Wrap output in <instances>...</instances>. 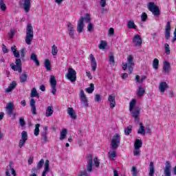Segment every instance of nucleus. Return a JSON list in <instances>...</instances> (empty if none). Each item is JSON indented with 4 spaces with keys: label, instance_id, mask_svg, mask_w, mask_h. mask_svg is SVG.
Wrapping results in <instances>:
<instances>
[{
    "label": "nucleus",
    "instance_id": "1",
    "mask_svg": "<svg viewBox=\"0 0 176 176\" xmlns=\"http://www.w3.org/2000/svg\"><path fill=\"white\" fill-rule=\"evenodd\" d=\"M90 20V14H85V16H81L77 25V31L79 33L83 32V28H85V21L86 23H89Z\"/></svg>",
    "mask_w": 176,
    "mask_h": 176
},
{
    "label": "nucleus",
    "instance_id": "2",
    "mask_svg": "<svg viewBox=\"0 0 176 176\" xmlns=\"http://www.w3.org/2000/svg\"><path fill=\"white\" fill-rule=\"evenodd\" d=\"M32 39H34V29L32 28V25L28 23L26 28V44L31 45Z\"/></svg>",
    "mask_w": 176,
    "mask_h": 176
},
{
    "label": "nucleus",
    "instance_id": "3",
    "mask_svg": "<svg viewBox=\"0 0 176 176\" xmlns=\"http://www.w3.org/2000/svg\"><path fill=\"white\" fill-rule=\"evenodd\" d=\"M133 60H134V57H133V55H129L127 57V63H122L123 64L122 69H124V71H126V69H128L129 74H132L133 69V67H134Z\"/></svg>",
    "mask_w": 176,
    "mask_h": 176
},
{
    "label": "nucleus",
    "instance_id": "4",
    "mask_svg": "<svg viewBox=\"0 0 176 176\" xmlns=\"http://www.w3.org/2000/svg\"><path fill=\"white\" fill-rule=\"evenodd\" d=\"M111 149H118V146H120V135L116 133L111 140L110 143Z\"/></svg>",
    "mask_w": 176,
    "mask_h": 176
},
{
    "label": "nucleus",
    "instance_id": "5",
    "mask_svg": "<svg viewBox=\"0 0 176 176\" xmlns=\"http://www.w3.org/2000/svg\"><path fill=\"white\" fill-rule=\"evenodd\" d=\"M66 79L70 80V82H76V71L69 67L67 70V74L65 76Z\"/></svg>",
    "mask_w": 176,
    "mask_h": 176
},
{
    "label": "nucleus",
    "instance_id": "6",
    "mask_svg": "<svg viewBox=\"0 0 176 176\" xmlns=\"http://www.w3.org/2000/svg\"><path fill=\"white\" fill-rule=\"evenodd\" d=\"M147 8L150 12H151L153 16H159L160 14V10H159V7L155 5V3L150 2Z\"/></svg>",
    "mask_w": 176,
    "mask_h": 176
},
{
    "label": "nucleus",
    "instance_id": "7",
    "mask_svg": "<svg viewBox=\"0 0 176 176\" xmlns=\"http://www.w3.org/2000/svg\"><path fill=\"white\" fill-rule=\"evenodd\" d=\"M87 171L91 173L93 171V155L89 154L87 155Z\"/></svg>",
    "mask_w": 176,
    "mask_h": 176
},
{
    "label": "nucleus",
    "instance_id": "8",
    "mask_svg": "<svg viewBox=\"0 0 176 176\" xmlns=\"http://www.w3.org/2000/svg\"><path fill=\"white\" fill-rule=\"evenodd\" d=\"M133 46L140 47L142 45V38L140 34H135L132 40Z\"/></svg>",
    "mask_w": 176,
    "mask_h": 176
},
{
    "label": "nucleus",
    "instance_id": "9",
    "mask_svg": "<svg viewBox=\"0 0 176 176\" xmlns=\"http://www.w3.org/2000/svg\"><path fill=\"white\" fill-rule=\"evenodd\" d=\"M27 140H28V134L27 133V131H23L21 133V139L19 140V148H22L24 146V145H25Z\"/></svg>",
    "mask_w": 176,
    "mask_h": 176
},
{
    "label": "nucleus",
    "instance_id": "10",
    "mask_svg": "<svg viewBox=\"0 0 176 176\" xmlns=\"http://www.w3.org/2000/svg\"><path fill=\"white\" fill-rule=\"evenodd\" d=\"M50 82L52 87V93L54 96H56V91H57V89H56V86H57V80H56L54 76H51Z\"/></svg>",
    "mask_w": 176,
    "mask_h": 176
},
{
    "label": "nucleus",
    "instance_id": "11",
    "mask_svg": "<svg viewBox=\"0 0 176 176\" xmlns=\"http://www.w3.org/2000/svg\"><path fill=\"white\" fill-rule=\"evenodd\" d=\"M67 31L69 32V36L72 39H75V28L74 27V25L69 22L67 25Z\"/></svg>",
    "mask_w": 176,
    "mask_h": 176
},
{
    "label": "nucleus",
    "instance_id": "12",
    "mask_svg": "<svg viewBox=\"0 0 176 176\" xmlns=\"http://www.w3.org/2000/svg\"><path fill=\"white\" fill-rule=\"evenodd\" d=\"M13 111H14V104L13 102H10L7 103L6 107V112L8 116H12L13 115Z\"/></svg>",
    "mask_w": 176,
    "mask_h": 176
},
{
    "label": "nucleus",
    "instance_id": "13",
    "mask_svg": "<svg viewBox=\"0 0 176 176\" xmlns=\"http://www.w3.org/2000/svg\"><path fill=\"white\" fill-rule=\"evenodd\" d=\"M164 175L171 176V164L168 161H166V166L164 168Z\"/></svg>",
    "mask_w": 176,
    "mask_h": 176
},
{
    "label": "nucleus",
    "instance_id": "14",
    "mask_svg": "<svg viewBox=\"0 0 176 176\" xmlns=\"http://www.w3.org/2000/svg\"><path fill=\"white\" fill-rule=\"evenodd\" d=\"M116 96L109 95L108 98V101L110 102V108L113 109L116 107Z\"/></svg>",
    "mask_w": 176,
    "mask_h": 176
},
{
    "label": "nucleus",
    "instance_id": "15",
    "mask_svg": "<svg viewBox=\"0 0 176 176\" xmlns=\"http://www.w3.org/2000/svg\"><path fill=\"white\" fill-rule=\"evenodd\" d=\"M49 171H50V161H49V160H46L44 164V170L41 176H46V174H47Z\"/></svg>",
    "mask_w": 176,
    "mask_h": 176
},
{
    "label": "nucleus",
    "instance_id": "16",
    "mask_svg": "<svg viewBox=\"0 0 176 176\" xmlns=\"http://www.w3.org/2000/svg\"><path fill=\"white\" fill-rule=\"evenodd\" d=\"M170 31H171V25L170 21H168L165 28V38L167 41L170 39Z\"/></svg>",
    "mask_w": 176,
    "mask_h": 176
},
{
    "label": "nucleus",
    "instance_id": "17",
    "mask_svg": "<svg viewBox=\"0 0 176 176\" xmlns=\"http://www.w3.org/2000/svg\"><path fill=\"white\" fill-rule=\"evenodd\" d=\"M89 60L91 61V70L94 72L97 69V61H96V58L92 54H89Z\"/></svg>",
    "mask_w": 176,
    "mask_h": 176
},
{
    "label": "nucleus",
    "instance_id": "18",
    "mask_svg": "<svg viewBox=\"0 0 176 176\" xmlns=\"http://www.w3.org/2000/svg\"><path fill=\"white\" fill-rule=\"evenodd\" d=\"M158 89L161 94H164V91H166V89H168V85L166 82H161L160 83V85L158 86Z\"/></svg>",
    "mask_w": 176,
    "mask_h": 176
},
{
    "label": "nucleus",
    "instance_id": "19",
    "mask_svg": "<svg viewBox=\"0 0 176 176\" xmlns=\"http://www.w3.org/2000/svg\"><path fill=\"white\" fill-rule=\"evenodd\" d=\"M67 113L69 116H70V118L73 119V120H76L77 116H76V113L75 112V110H74V108L72 107L67 108Z\"/></svg>",
    "mask_w": 176,
    "mask_h": 176
},
{
    "label": "nucleus",
    "instance_id": "20",
    "mask_svg": "<svg viewBox=\"0 0 176 176\" xmlns=\"http://www.w3.org/2000/svg\"><path fill=\"white\" fill-rule=\"evenodd\" d=\"M23 9L25 13L30 12V9H31V0H24Z\"/></svg>",
    "mask_w": 176,
    "mask_h": 176
},
{
    "label": "nucleus",
    "instance_id": "21",
    "mask_svg": "<svg viewBox=\"0 0 176 176\" xmlns=\"http://www.w3.org/2000/svg\"><path fill=\"white\" fill-rule=\"evenodd\" d=\"M80 97L82 102H83L84 107H89V103H87V98H86V95H85L83 90H81Z\"/></svg>",
    "mask_w": 176,
    "mask_h": 176
},
{
    "label": "nucleus",
    "instance_id": "22",
    "mask_svg": "<svg viewBox=\"0 0 176 176\" xmlns=\"http://www.w3.org/2000/svg\"><path fill=\"white\" fill-rule=\"evenodd\" d=\"M133 118H134L135 120L137 122H140V109H135L133 111H131Z\"/></svg>",
    "mask_w": 176,
    "mask_h": 176
},
{
    "label": "nucleus",
    "instance_id": "23",
    "mask_svg": "<svg viewBox=\"0 0 176 176\" xmlns=\"http://www.w3.org/2000/svg\"><path fill=\"white\" fill-rule=\"evenodd\" d=\"M54 113V109L53 108V106L48 107L45 110V116L46 118H50Z\"/></svg>",
    "mask_w": 176,
    "mask_h": 176
},
{
    "label": "nucleus",
    "instance_id": "24",
    "mask_svg": "<svg viewBox=\"0 0 176 176\" xmlns=\"http://www.w3.org/2000/svg\"><path fill=\"white\" fill-rule=\"evenodd\" d=\"M162 69L164 70V72H165V74H170V71L171 69L170 63L168 62H164Z\"/></svg>",
    "mask_w": 176,
    "mask_h": 176
},
{
    "label": "nucleus",
    "instance_id": "25",
    "mask_svg": "<svg viewBox=\"0 0 176 176\" xmlns=\"http://www.w3.org/2000/svg\"><path fill=\"white\" fill-rule=\"evenodd\" d=\"M30 107L32 108V114L36 115V107L35 106V100L34 98L30 100Z\"/></svg>",
    "mask_w": 176,
    "mask_h": 176
},
{
    "label": "nucleus",
    "instance_id": "26",
    "mask_svg": "<svg viewBox=\"0 0 176 176\" xmlns=\"http://www.w3.org/2000/svg\"><path fill=\"white\" fill-rule=\"evenodd\" d=\"M28 78V74L27 73L23 72V74L19 75V80L21 83H25L27 82V79Z\"/></svg>",
    "mask_w": 176,
    "mask_h": 176
},
{
    "label": "nucleus",
    "instance_id": "27",
    "mask_svg": "<svg viewBox=\"0 0 176 176\" xmlns=\"http://www.w3.org/2000/svg\"><path fill=\"white\" fill-rule=\"evenodd\" d=\"M16 86H17L16 81H12L10 86L6 89V92L10 93V91H12L13 89L16 88Z\"/></svg>",
    "mask_w": 176,
    "mask_h": 176
},
{
    "label": "nucleus",
    "instance_id": "28",
    "mask_svg": "<svg viewBox=\"0 0 176 176\" xmlns=\"http://www.w3.org/2000/svg\"><path fill=\"white\" fill-rule=\"evenodd\" d=\"M44 67L47 69V71H51L52 70V62H50V60L45 59L44 62Z\"/></svg>",
    "mask_w": 176,
    "mask_h": 176
},
{
    "label": "nucleus",
    "instance_id": "29",
    "mask_svg": "<svg viewBox=\"0 0 176 176\" xmlns=\"http://www.w3.org/2000/svg\"><path fill=\"white\" fill-rule=\"evenodd\" d=\"M117 156L116 149H113L112 151H109V157L111 159V160H115V157Z\"/></svg>",
    "mask_w": 176,
    "mask_h": 176
},
{
    "label": "nucleus",
    "instance_id": "30",
    "mask_svg": "<svg viewBox=\"0 0 176 176\" xmlns=\"http://www.w3.org/2000/svg\"><path fill=\"white\" fill-rule=\"evenodd\" d=\"M142 147V141L141 140L137 139L135 141L134 149H140Z\"/></svg>",
    "mask_w": 176,
    "mask_h": 176
},
{
    "label": "nucleus",
    "instance_id": "31",
    "mask_svg": "<svg viewBox=\"0 0 176 176\" xmlns=\"http://www.w3.org/2000/svg\"><path fill=\"white\" fill-rule=\"evenodd\" d=\"M30 60H32L34 63H35L36 65H40L39 60H38V57L36 56V54H35V53H32L31 54Z\"/></svg>",
    "mask_w": 176,
    "mask_h": 176
},
{
    "label": "nucleus",
    "instance_id": "32",
    "mask_svg": "<svg viewBox=\"0 0 176 176\" xmlns=\"http://www.w3.org/2000/svg\"><path fill=\"white\" fill-rule=\"evenodd\" d=\"M138 134H142V135H145V126L142 123L140 122V129L138 131Z\"/></svg>",
    "mask_w": 176,
    "mask_h": 176
},
{
    "label": "nucleus",
    "instance_id": "33",
    "mask_svg": "<svg viewBox=\"0 0 176 176\" xmlns=\"http://www.w3.org/2000/svg\"><path fill=\"white\" fill-rule=\"evenodd\" d=\"M128 28L131 30H137V25L134 23V21H129L127 23Z\"/></svg>",
    "mask_w": 176,
    "mask_h": 176
},
{
    "label": "nucleus",
    "instance_id": "34",
    "mask_svg": "<svg viewBox=\"0 0 176 176\" xmlns=\"http://www.w3.org/2000/svg\"><path fill=\"white\" fill-rule=\"evenodd\" d=\"M12 69L13 71H18L19 74H21L23 72V69H21V65H13L11 66Z\"/></svg>",
    "mask_w": 176,
    "mask_h": 176
},
{
    "label": "nucleus",
    "instance_id": "35",
    "mask_svg": "<svg viewBox=\"0 0 176 176\" xmlns=\"http://www.w3.org/2000/svg\"><path fill=\"white\" fill-rule=\"evenodd\" d=\"M155 174V166L153 165V162H150V169H149V176H153Z\"/></svg>",
    "mask_w": 176,
    "mask_h": 176
},
{
    "label": "nucleus",
    "instance_id": "36",
    "mask_svg": "<svg viewBox=\"0 0 176 176\" xmlns=\"http://www.w3.org/2000/svg\"><path fill=\"white\" fill-rule=\"evenodd\" d=\"M144 94H145V89L144 87H140L137 91L138 96L142 97Z\"/></svg>",
    "mask_w": 176,
    "mask_h": 176
},
{
    "label": "nucleus",
    "instance_id": "37",
    "mask_svg": "<svg viewBox=\"0 0 176 176\" xmlns=\"http://www.w3.org/2000/svg\"><path fill=\"white\" fill-rule=\"evenodd\" d=\"M67 129H63L61 131H60V136L59 138V140H60L61 141H63V140H65V137H67Z\"/></svg>",
    "mask_w": 176,
    "mask_h": 176
},
{
    "label": "nucleus",
    "instance_id": "38",
    "mask_svg": "<svg viewBox=\"0 0 176 176\" xmlns=\"http://www.w3.org/2000/svg\"><path fill=\"white\" fill-rule=\"evenodd\" d=\"M133 130V126L129 125L124 129V134L125 135H130L131 134V131Z\"/></svg>",
    "mask_w": 176,
    "mask_h": 176
},
{
    "label": "nucleus",
    "instance_id": "39",
    "mask_svg": "<svg viewBox=\"0 0 176 176\" xmlns=\"http://www.w3.org/2000/svg\"><path fill=\"white\" fill-rule=\"evenodd\" d=\"M145 79H146V76H142V78H140L138 75L135 76V80L137 83H142Z\"/></svg>",
    "mask_w": 176,
    "mask_h": 176
},
{
    "label": "nucleus",
    "instance_id": "40",
    "mask_svg": "<svg viewBox=\"0 0 176 176\" xmlns=\"http://www.w3.org/2000/svg\"><path fill=\"white\" fill-rule=\"evenodd\" d=\"M30 97H32V98L38 97V98H39V94H38V91H36V89L33 88L32 89Z\"/></svg>",
    "mask_w": 176,
    "mask_h": 176
},
{
    "label": "nucleus",
    "instance_id": "41",
    "mask_svg": "<svg viewBox=\"0 0 176 176\" xmlns=\"http://www.w3.org/2000/svg\"><path fill=\"white\" fill-rule=\"evenodd\" d=\"M85 91H87V93H89V94L93 93V91H94V84L91 83L90 87L86 88Z\"/></svg>",
    "mask_w": 176,
    "mask_h": 176
},
{
    "label": "nucleus",
    "instance_id": "42",
    "mask_svg": "<svg viewBox=\"0 0 176 176\" xmlns=\"http://www.w3.org/2000/svg\"><path fill=\"white\" fill-rule=\"evenodd\" d=\"M106 47H107V41H100V43L98 46L99 49H100V50H104V49H105Z\"/></svg>",
    "mask_w": 176,
    "mask_h": 176
},
{
    "label": "nucleus",
    "instance_id": "43",
    "mask_svg": "<svg viewBox=\"0 0 176 176\" xmlns=\"http://www.w3.org/2000/svg\"><path fill=\"white\" fill-rule=\"evenodd\" d=\"M52 54L54 56H57V54L58 53V50L57 49V47L56 45H54L52 47Z\"/></svg>",
    "mask_w": 176,
    "mask_h": 176
},
{
    "label": "nucleus",
    "instance_id": "44",
    "mask_svg": "<svg viewBox=\"0 0 176 176\" xmlns=\"http://www.w3.org/2000/svg\"><path fill=\"white\" fill-rule=\"evenodd\" d=\"M39 127H41V124H36L35 125V129H34V135H36V137H38V135H39Z\"/></svg>",
    "mask_w": 176,
    "mask_h": 176
},
{
    "label": "nucleus",
    "instance_id": "45",
    "mask_svg": "<svg viewBox=\"0 0 176 176\" xmlns=\"http://www.w3.org/2000/svg\"><path fill=\"white\" fill-rule=\"evenodd\" d=\"M41 140H43L44 142H47V141H49L47 140V132H41Z\"/></svg>",
    "mask_w": 176,
    "mask_h": 176
},
{
    "label": "nucleus",
    "instance_id": "46",
    "mask_svg": "<svg viewBox=\"0 0 176 176\" xmlns=\"http://www.w3.org/2000/svg\"><path fill=\"white\" fill-rule=\"evenodd\" d=\"M153 68H154V69H157V68H159V60L157 58L153 60Z\"/></svg>",
    "mask_w": 176,
    "mask_h": 176
},
{
    "label": "nucleus",
    "instance_id": "47",
    "mask_svg": "<svg viewBox=\"0 0 176 176\" xmlns=\"http://www.w3.org/2000/svg\"><path fill=\"white\" fill-rule=\"evenodd\" d=\"M134 107H135V100H132L129 103V111L131 112L133 109H134Z\"/></svg>",
    "mask_w": 176,
    "mask_h": 176
},
{
    "label": "nucleus",
    "instance_id": "48",
    "mask_svg": "<svg viewBox=\"0 0 176 176\" xmlns=\"http://www.w3.org/2000/svg\"><path fill=\"white\" fill-rule=\"evenodd\" d=\"M0 9L2 12H5V10H6V5L3 2V0H0Z\"/></svg>",
    "mask_w": 176,
    "mask_h": 176
},
{
    "label": "nucleus",
    "instance_id": "49",
    "mask_svg": "<svg viewBox=\"0 0 176 176\" xmlns=\"http://www.w3.org/2000/svg\"><path fill=\"white\" fill-rule=\"evenodd\" d=\"M43 164H45V160H43V159H41L37 163V168H38V170H41V168H42V167H43Z\"/></svg>",
    "mask_w": 176,
    "mask_h": 176
},
{
    "label": "nucleus",
    "instance_id": "50",
    "mask_svg": "<svg viewBox=\"0 0 176 176\" xmlns=\"http://www.w3.org/2000/svg\"><path fill=\"white\" fill-rule=\"evenodd\" d=\"M109 57V62L112 63V64H115V56H113V52H110Z\"/></svg>",
    "mask_w": 176,
    "mask_h": 176
},
{
    "label": "nucleus",
    "instance_id": "51",
    "mask_svg": "<svg viewBox=\"0 0 176 176\" xmlns=\"http://www.w3.org/2000/svg\"><path fill=\"white\" fill-rule=\"evenodd\" d=\"M164 47H165V53H166V54H170V45H168V43H165L164 44Z\"/></svg>",
    "mask_w": 176,
    "mask_h": 176
},
{
    "label": "nucleus",
    "instance_id": "52",
    "mask_svg": "<svg viewBox=\"0 0 176 176\" xmlns=\"http://www.w3.org/2000/svg\"><path fill=\"white\" fill-rule=\"evenodd\" d=\"M131 173L133 176H137L138 171L137 170V168H135V166L132 167Z\"/></svg>",
    "mask_w": 176,
    "mask_h": 176
},
{
    "label": "nucleus",
    "instance_id": "53",
    "mask_svg": "<svg viewBox=\"0 0 176 176\" xmlns=\"http://www.w3.org/2000/svg\"><path fill=\"white\" fill-rule=\"evenodd\" d=\"M147 19H148V14H146L145 12H143L141 15L142 21H146Z\"/></svg>",
    "mask_w": 176,
    "mask_h": 176
},
{
    "label": "nucleus",
    "instance_id": "54",
    "mask_svg": "<svg viewBox=\"0 0 176 176\" xmlns=\"http://www.w3.org/2000/svg\"><path fill=\"white\" fill-rule=\"evenodd\" d=\"M94 162L96 167H100V160H98V158L94 157Z\"/></svg>",
    "mask_w": 176,
    "mask_h": 176
},
{
    "label": "nucleus",
    "instance_id": "55",
    "mask_svg": "<svg viewBox=\"0 0 176 176\" xmlns=\"http://www.w3.org/2000/svg\"><path fill=\"white\" fill-rule=\"evenodd\" d=\"M19 124L22 127H24L25 126V120H24V118H21L19 119Z\"/></svg>",
    "mask_w": 176,
    "mask_h": 176
},
{
    "label": "nucleus",
    "instance_id": "56",
    "mask_svg": "<svg viewBox=\"0 0 176 176\" xmlns=\"http://www.w3.org/2000/svg\"><path fill=\"white\" fill-rule=\"evenodd\" d=\"M140 153H141V150L140 148H135L133 151L134 156H139Z\"/></svg>",
    "mask_w": 176,
    "mask_h": 176
},
{
    "label": "nucleus",
    "instance_id": "57",
    "mask_svg": "<svg viewBox=\"0 0 176 176\" xmlns=\"http://www.w3.org/2000/svg\"><path fill=\"white\" fill-rule=\"evenodd\" d=\"M2 46H3L2 47L3 53L4 54L9 53V50L6 47V45H5V44H3Z\"/></svg>",
    "mask_w": 176,
    "mask_h": 176
},
{
    "label": "nucleus",
    "instance_id": "58",
    "mask_svg": "<svg viewBox=\"0 0 176 176\" xmlns=\"http://www.w3.org/2000/svg\"><path fill=\"white\" fill-rule=\"evenodd\" d=\"M21 53V58H24L25 56V49L22 48L20 51Z\"/></svg>",
    "mask_w": 176,
    "mask_h": 176
},
{
    "label": "nucleus",
    "instance_id": "59",
    "mask_svg": "<svg viewBox=\"0 0 176 176\" xmlns=\"http://www.w3.org/2000/svg\"><path fill=\"white\" fill-rule=\"evenodd\" d=\"M93 28H94L93 23H89L87 25V31H89L90 32L93 31Z\"/></svg>",
    "mask_w": 176,
    "mask_h": 176
},
{
    "label": "nucleus",
    "instance_id": "60",
    "mask_svg": "<svg viewBox=\"0 0 176 176\" xmlns=\"http://www.w3.org/2000/svg\"><path fill=\"white\" fill-rule=\"evenodd\" d=\"M95 101L96 102H100V101H101V96H100L99 94L95 95Z\"/></svg>",
    "mask_w": 176,
    "mask_h": 176
},
{
    "label": "nucleus",
    "instance_id": "61",
    "mask_svg": "<svg viewBox=\"0 0 176 176\" xmlns=\"http://www.w3.org/2000/svg\"><path fill=\"white\" fill-rule=\"evenodd\" d=\"M78 176H89V174H87V172L85 170L84 171L80 172Z\"/></svg>",
    "mask_w": 176,
    "mask_h": 176
},
{
    "label": "nucleus",
    "instance_id": "62",
    "mask_svg": "<svg viewBox=\"0 0 176 176\" xmlns=\"http://www.w3.org/2000/svg\"><path fill=\"white\" fill-rule=\"evenodd\" d=\"M100 6H102V8H105V6H107V1L106 0H101L100 1Z\"/></svg>",
    "mask_w": 176,
    "mask_h": 176
},
{
    "label": "nucleus",
    "instance_id": "63",
    "mask_svg": "<svg viewBox=\"0 0 176 176\" xmlns=\"http://www.w3.org/2000/svg\"><path fill=\"white\" fill-rule=\"evenodd\" d=\"M16 65H21V59L17 58L15 60Z\"/></svg>",
    "mask_w": 176,
    "mask_h": 176
},
{
    "label": "nucleus",
    "instance_id": "64",
    "mask_svg": "<svg viewBox=\"0 0 176 176\" xmlns=\"http://www.w3.org/2000/svg\"><path fill=\"white\" fill-rule=\"evenodd\" d=\"M174 37H173V39L172 40V42H175V41H176V28H175V32H174Z\"/></svg>",
    "mask_w": 176,
    "mask_h": 176
}]
</instances>
